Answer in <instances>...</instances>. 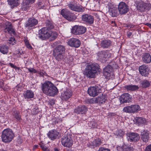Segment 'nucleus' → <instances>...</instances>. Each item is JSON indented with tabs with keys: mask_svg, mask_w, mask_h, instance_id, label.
I'll list each match as a JSON object with an SVG mask.
<instances>
[{
	"mask_svg": "<svg viewBox=\"0 0 151 151\" xmlns=\"http://www.w3.org/2000/svg\"><path fill=\"white\" fill-rule=\"evenodd\" d=\"M106 100L105 95L102 94L98 97L87 99L86 100V102L87 104L98 103L99 104H101L104 103Z\"/></svg>",
	"mask_w": 151,
	"mask_h": 151,
	"instance_id": "4",
	"label": "nucleus"
},
{
	"mask_svg": "<svg viewBox=\"0 0 151 151\" xmlns=\"http://www.w3.org/2000/svg\"><path fill=\"white\" fill-rule=\"evenodd\" d=\"M116 133L117 135L122 136L124 134V132L121 129H118L116 131Z\"/></svg>",
	"mask_w": 151,
	"mask_h": 151,
	"instance_id": "45",
	"label": "nucleus"
},
{
	"mask_svg": "<svg viewBox=\"0 0 151 151\" xmlns=\"http://www.w3.org/2000/svg\"><path fill=\"white\" fill-rule=\"evenodd\" d=\"M67 151H73L71 149H70L68 150Z\"/></svg>",
	"mask_w": 151,
	"mask_h": 151,
	"instance_id": "59",
	"label": "nucleus"
},
{
	"mask_svg": "<svg viewBox=\"0 0 151 151\" xmlns=\"http://www.w3.org/2000/svg\"><path fill=\"white\" fill-rule=\"evenodd\" d=\"M1 151H5V150H1Z\"/></svg>",
	"mask_w": 151,
	"mask_h": 151,
	"instance_id": "64",
	"label": "nucleus"
},
{
	"mask_svg": "<svg viewBox=\"0 0 151 151\" xmlns=\"http://www.w3.org/2000/svg\"><path fill=\"white\" fill-rule=\"evenodd\" d=\"M143 61L145 63H149L151 61V56L148 53H145L142 58Z\"/></svg>",
	"mask_w": 151,
	"mask_h": 151,
	"instance_id": "33",
	"label": "nucleus"
},
{
	"mask_svg": "<svg viewBox=\"0 0 151 151\" xmlns=\"http://www.w3.org/2000/svg\"><path fill=\"white\" fill-rule=\"evenodd\" d=\"M60 13L64 17L70 21L74 20L76 18V17L73 14L66 9L62 10Z\"/></svg>",
	"mask_w": 151,
	"mask_h": 151,
	"instance_id": "7",
	"label": "nucleus"
},
{
	"mask_svg": "<svg viewBox=\"0 0 151 151\" xmlns=\"http://www.w3.org/2000/svg\"><path fill=\"white\" fill-rule=\"evenodd\" d=\"M150 23H146V24H145V25L147 26H148V27H149V25H150Z\"/></svg>",
	"mask_w": 151,
	"mask_h": 151,
	"instance_id": "58",
	"label": "nucleus"
},
{
	"mask_svg": "<svg viewBox=\"0 0 151 151\" xmlns=\"http://www.w3.org/2000/svg\"><path fill=\"white\" fill-rule=\"evenodd\" d=\"M57 44H58L57 42H55L53 43V44L52 45V46L53 47L54 46H55L56 45H57Z\"/></svg>",
	"mask_w": 151,
	"mask_h": 151,
	"instance_id": "55",
	"label": "nucleus"
},
{
	"mask_svg": "<svg viewBox=\"0 0 151 151\" xmlns=\"http://www.w3.org/2000/svg\"><path fill=\"white\" fill-rule=\"evenodd\" d=\"M132 35V33L131 32H129L127 33V36L128 37H130Z\"/></svg>",
	"mask_w": 151,
	"mask_h": 151,
	"instance_id": "56",
	"label": "nucleus"
},
{
	"mask_svg": "<svg viewBox=\"0 0 151 151\" xmlns=\"http://www.w3.org/2000/svg\"><path fill=\"white\" fill-rule=\"evenodd\" d=\"M9 5L12 7H16L19 4V0H7Z\"/></svg>",
	"mask_w": 151,
	"mask_h": 151,
	"instance_id": "35",
	"label": "nucleus"
},
{
	"mask_svg": "<svg viewBox=\"0 0 151 151\" xmlns=\"http://www.w3.org/2000/svg\"><path fill=\"white\" fill-rule=\"evenodd\" d=\"M88 126L91 128H97V124L95 121H91L88 123Z\"/></svg>",
	"mask_w": 151,
	"mask_h": 151,
	"instance_id": "44",
	"label": "nucleus"
},
{
	"mask_svg": "<svg viewBox=\"0 0 151 151\" xmlns=\"http://www.w3.org/2000/svg\"><path fill=\"white\" fill-rule=\"evenodd\" d=\"M9 65L12 68H15L16 70H19L20 71H21V70L20 69L19 67H17L16 66L14 65L12 63H9Z\"/></svg>",
	"mask_w": 151,
	"mask_h": 151,
	"instance_id": "50",
	"label": "nucleus"
},
{
	"mask_svg": "<svg viewBox=\"0 0 151 151\" xmlns=\"http://www.w3.org/2000/svg\"><path fill=\"white\" fill-rule=\"evenodd\" d=\"M23 4L21 7V9L22 11L27 10L29 8L28 5H27L24 3V0L23 1Z\"/></svg>",
	"mask_w": 151,
	"mask_h": 151,
	"instance_id": "46",
	"label": "nucleus"
},
{
	"mask_svg": "<svg viewBox=\"0 0 151 151\" xmlns=\"http://www.w3.org/2000/svg\"><path fill=\"white\" fill-rule=\"evenodd\" d=\"M68 44L72 47L77 48L80 46L81 42L78 39L71 38L68 41Z\"/></svg>",
	"mask_w": 151,
	"mask_h": 151,
	"instance_id": "25",
	"label": "nucleus"
},
{
	"mask_svg": "<svg viewBox=\"0 0 151 151\" xmlns=\"http://www.w3.org/2000/svg\"><path fill=\"white\" fill-rule=\"evenodd\" d=\"M71 91L66 89L65 91L62 92L60 96L61 99L63 100L67 101L72 96Z\"/></svg>",
	"mask_w": 151,
	"mask_h": 151,
	"instance_id": "21",
	"label": "nucleus"
},
{
	"mask_svg": "<svg viewBox=\"0 0 151 151\" xmlns=\"http://www.w3.org/2000/svg\"><path fill=\"white\" fill-rule=\"evenodd\" d=\"M128 140L130 142H136L138 141L140 139L139 134L137 133L129 132L127 134Z\"/></svg>",
	"mask_w": 151,
	"mask_h": 151,
	"instance_id": "15",
	"label": "nucleus"
},
{
	"mask_svg": "<svg viewBox=\"0 0 151 151\" xmlns=\"http://www.w3.org/2000/svg\"><path fill=\"white\" fill-rule=\"evenodd\" d=\"M140 110V107L139 105L134 104L125 107L123 109V111L127 113L134 114L137 113Z\"/></svg>",
	"mask_w": 151,
	"mask_h": 151,
	"instance_id": "6",
	"label": "nucleus"
},
{
	"mask_svg": "<svg viewBox=\"0 0 151 151\" xmlns=\"http://www.w3.org/2000/svg\"><path fill=\"white\" fill-rule=\"evenodd\" d=\"M86 30V29L85 27L75 25L72 28V32L76 35H80L85 33Z\"/></svg>",
	"mask_w": 151,
	"mask_h": 151,
	"instance_id": "9",
	"label": "nucleus"
},
{
	"mask_svg": "<svg viewBox=\"0 0 151 151\" xmlns=\"http://www.w3.org/2000/svg\"><path fill=\"white\" fill-rule=\"evenodd\" d=\"M101 139L99 138H97L91 142V145L94 147H99L101 145Z\"/></svg>",
	"mask_w": 151,
	"mask_h": 151,
	"instance_id": "40",
	"label": "nucleus"
},
{
	"mask_svg": "<svg viewBox=\"0 0 151 151\" xmlns=\"http://www.w3.org/2000/svg\"><path fill=\"white\" fill-rule=\"evenodd\" d=\"M148 67L145 65L141 66L139 68V70L141 74L143 76H147L148 74Z\"/></svg>",
	"mask_w": 151,
	"mask_h": 151,
	"instance_id": "29",
	"label": "nucleus"
},
{
	"mask_svg": "<svg viewBox=\"0 0 151 151\" xmlns=\"http://www.w3.org/2000/svg\"><path fill=\"white\" fill-rule=\"evenodd\" d=\"M24 3L27 4L29 5V4H32L34 3L35 0H24Z\"/></svg>",
	"mask_w": 151,
	"mask_h": 151,
	"instance_id": "48",
	"label": "nucleus"
},
{
	"mask_svg": "<svg viewBox=\"0 0 151 151\" xmlns=\"http://www.w3.org/2000/svg\"><path fill=\"white\" fill-rule=\"evenodd\" d=\"M109 12L110 15L112 17H116L118 15L116 8L113 6L109 7Z\"/></svg>",
	"mask_w": 151,
	"mask_h": 151,
	"instance_id": "30",
	"label": "nucleus"
},
{
	"mask_svg": "<svg viewBox=\"0 0 151 151\" xmlns=\"http://www.w3.org/2000/svg\"><path fill=\"white\" fill-rule=\"evenodd\" d=\"M65 50V47L63 45H58L56 47L53 51V55L56 60L60 61L63 59Z\"/></svg>",
	"mask_w": 151,
	"mask_h": 151,
	"instance_id": "3",
	"label": "nucleus"
},
{
	"mask_svg": "<svg viewBox=\"0 0 151 151\" xmlns=\"http://www.w3.org/2000/svg\"><path fill=\"white\" fill-rule=\"evenodd\" d=\"M38 21L37 19H35L33 17L30 18L25 23V27H28L29 28L31 29L34 27L38 24Z\"/></svg>",
	"mask_w": 151,
	"mask_h": 151,
	"instance_id": "19",
	"label": "nucleus"
},
{
	"mask_svg": "<svg viewBox=\"0 0 151 151\" xmlns=\"http://www.w3.org/2000/svg\"><path fill=\"white\" fill-rule=\"evenodd\" d=\"M145 151H151V144L146 147Z\"/></svg>",
	"mask_w": 151,
	"mask_h": 151,
	"instance_id": "53",
	"label": "nucleus"
},
{
	"mask_svg": "<svg viewBox=\"0 0 151 151\" xmlns=\"http://www.w3.org/2000/svg\"><path fill=\"white\" fill-rule=\"evenodd\" d=\"M131 96L128 93H124L122 95L120 98L121 103H129L132 100Z\"/></svg>",
	"mask_w": 151,
	"mask_h": 151,
	"instance_id": "22",
	"label": "nucleus"
},
{
	"mask_svg": "<svg viewBox=\"0 0 151 151\" xmlns=\"http://www.w3.org/2000/svg\"><path fill=\"white\" fill-rule=\"evenodd\" d=\"M58 134V132L56 130L54 129L49 131L47 135L51 140H54L57 138Z\"/></svg>",
	"mask_w": 151,
	"mask_h": 151,
	"instance_id": "26",
	"label": "nucleus"
},
{
	"mask_svg": "<svg viewBox=\"0 0 151 151\" xmlns=\"http://www.w3.org/2000/svg\"><path fill=\"white\" fill-rule=\"evenodd\" d=\"M99 69V65L96 63L88 65L84 71L85 75L90 78H93Z\"/></svg>",
	"mask_w": 151,
	"mask_h": 151,
	"instance_id": "1",
	"label": "nucleus"
},
{
	"mask_svg": "<svg viewBox=\"0 0 151 151\" xmlns=\"http://www.w3.org/2000/svg\"><path fill=\"white\" fill-rule=\"evenodd\" d=\"M68 6L70 9L74 11L82 12L84 11L81 5L74 3H70Z\"/></svg>",
	"mask_w": 151,
	"mask_h": 151,
	"instance_id": "18",
	"label": "nucleus"
},
{
	"mask_svg": "<svg viewBox=\"0 0 151 151\" xmlns=\"http://www.w3.org/2000/svg\"><path fill=\"white\" fill-rule=\"evenodd\" d=\"M4 32H8L9 34L15 35V31L10 22H6L4 24Z\"/></svg>",
	"mask_w": 151,
	"mask_h": 151,
	"instance_id": "14",
	"label": "nucleus"
},
{
	"mask_svg": "<svg viewBox=\"0 0 151 151\" xmlns=\"http://www.w3.org/2000/svg\"><path fill=\"white\" fill-rule=\"evenodd\" d=\"M151 6L150 4L145 3L141 1L137 3V9L139 11L144 12L150 9L151 8Z\"/></svg>",
	"mask_w": 151,
	"mask_h": 151,
	"instance_id": "10",
	"label": "nucleus"
},
{
	"mask_svg": "<svg viewBox=\"0 0 151 151\" xmlns=\"http://www.w3.org/2000/svg\"><path fill=\"white\" fill-rule=\"evenodd\" d=\"M124 88L128 91H134L138 89L139 88L137 86L130 85L125 86Z\"/></svg>",
	"mask_w": 151,
	"mask_h": 151,
	"instance_id": "37",
	"label": "nucleus"
},
{
	"mask_svg": "<svg viewBox=\"0 0 151 151\" xmlns=\"http://www.w3.org/2000/svg\"><path fill=\"white\" fill-rule=\"evenodd\" d=\"M14 136V134L11 129H5L2 132L1 139L3 142L6 143H9L12 141Z\"/></svg>",
	"mask_w": 151,
	"mask_h": 151,
	"instance_id": "2",
	"label": "nucleus"
},
{
	"mask_svg": "<svg viewBox=\"0 0 151 151\" xmlns=\"http://www.w3.org/2000/svg\"><path fill=\"white\" fill-rule=\"evenodd\" d=\"M141 85L143 88H147L150 86V82L147 80H143L141 82Z\"/></svg>",
	"mask_w": 151,
	"mask_h": 151,
	"instance_id": "38",
	"label": "nucleus"
},
{
	"mask_svg": "<svg viewBox=\"0 0 151 151\" xmlns=\"http://www.w3.org/2000/svg\"><path fill=\"white\" fill-rule=\"evenodd\" d=\"M112 45L111 42L109 40H105L102 41L100 43L101 46L103 48H106Z\"/></svg>",
	"mask_w": 151,
	"mask_h": 151,
	"instance_id": "32",
	"label": "nucleus"
},
{
	"mask_svg": "<svg viewBox=\"0 0 151 151\" xmlns=\"http://www.w3.org/2000/svg\"><path fill=\"white\" fill-rule=\"evenodd\" d=\"M122 151H133L134 149L132 147L128 146L127 145H124L122 147Z\"/></svg>",
	"mask_w": 151,
	"mask_h": 151,
	"instance_id": "42",
	"label": "nucleus"
},
{
	"mask_svg": "<svg viewBox=\"0 0 151 151\" xmlns=\"http://www.w3.org/2000/svg\"><path fill=\"white\" fill-rule=\"evenodd\" d=\"M40 147L43 151H50V150L45 145H41L40 146Z\"/></svg>",
	"mask_w": 151,
	"mask_h": 151,
	"instance_id": "49",
	"label": "nucleus"
},
{
	"mask_svg": "<svg viewBox=\"0 0 151 151\" xmlns=\"http://www.w3.org/2000/svg\"><path fill=\"white\" fill-rule=\"evenodd\" d=\"M113 70L112 67L110 65H107L103 69V74L105 78H110V77L113 75Z\"/></svg>",
	"mask_w": 151,
	"mask_h": 151,
	"instance_id": "12",
	"label": "nucleus"
},
{
	"mask_svg": "<svg viewBox=\"0 0 151 151\" xmlns=\"http://www.w3.org/2000/svg\"><path fill=\"white\" fill-rule=\"evenodd\" d=\"M58 89L53 84L52 87L49 90L47 95L53 96L57 95L58 93Z\"/></svg>",
	"mask_w": 151,
	"mask_h": 151,
	"instance_id": "31",
	"label": "nucleus"
},
{
	"mask_svg": "<svg viewBox=\"0 0 151 151\" xmlns=\"http://www.w3.org/2000/svg\"><path fill=\"white\" fill-rule=\"evenodd\" d=\"M118 9L121 14H124L129 11V6L124 2H121L119 4Z\"/></svg>",
	"mask_w": 151,
	"mask_h": 151,
	"instance_id": "13",
	"label": "nucleus"
},
{
	"mask_svg": "<svg viewBox=\"0 0 151 151\" xmlns=\"http://www.w3.org/2000/svg\"><path fill=\"white\" fill-rule=\"evenodd\" d=\"M25 44L26 45V46L27 47L30 49H31L32 48V47L31 45L29 44V42L28 41H26L25 42Z\"/></svg>",
	"mask_w": 151,
	"mask_h": 151,
	"instance_id": "52",
	"label": "nucleus"
},
{
	"mask_svg": "<svg viewBox=\"0 0 151 151\" xmlns=\"http://www.w3.org/2000/svg\"><path fill=\"white\" fill-rule=\"evenodd\" d=\"M82 20L84 22L87 24H91L94 22L93 17L89 14H85L82 15Z\"/></svg>",
	"mask_w": 151,
	"mask_h": 151,
	"instance_id": "20",
	"label": "nucleus"
},
{
	"mask_svg": "<svg viewBox=\"0 0 151 151\" xmlns=\"http://www.w3.org/2000/svg\"><path fill=\"white\" fill-rule=\"evenodd\" d=\"M87 109L85 106H81L78 107L74 110V112L77 114H85L87 111Z\"/></svg>",
	"mask_w": 151,
	"mask_h": 151,
	"instance_id": "28",
	"label": "nucleus"
},
{
	"mask_svg": "<svg viewBox=\"0 0 151 151\" xmlns=\"http://www.w3.org/2000/svg\"><path fill=\"white\" fill-rule=\"evenodd\" d=\"M98 151H110V149L104 148V147H100Z\"/></svg>",
	"mask_w": 151,
	"mask_h": 151,
	"instance_id": "51",
	"label": "nucleus"
},
{
	"mask_svg": "<svg viewBox=\"0 0 151 151\" xmlns=\"http://www.w3.org/2000/svg\"><path fill=\"white\" fill-rule=\"evenodd\" d=\"M149 27L151 28V24H150Z\"/></svg>",
	"mask_w": 151,
	"mask_h": 151,
	"instance_id": "62",
	"label": "nucleus"
},
{
	"mask_svg": "<svg viewBox=\"0 0 151 151\" xmlns=\"http://www.w3.org/2000/svg\"><path fill=\"white\" fill-rule=\"evenodd\" d=\"M46 27L44 28H47V29L50 30L54 28V26L53 23L49 20H47L45 22Z\"/></svg>",
	"mask_w": 151,
	"mask_h": 151,
	"instance_id": "41",
	"label": "nucleus"
},
{
	"mask_svg": "<svg viewBox=\"0 0 151 151\" xmlns=\"http://www.w3.org/2000/svg\"><path fill=\"white\" fill-rule=\"evenodd\" d=\"M54 151H59V150L56 148L54 149Z\"/></svg>",
	"mask_w": 151,
	"mask_h": 151,
	"instance_id": "57",
	"label": "nucleus"
},
{
	"mask_svg": "<svg viewBox=\"0 0 151 151\" xmlns=\"http://www.w3.org/2000/svg\"><path fill=\"white\" fill-rule=\"evenodd\" d=\"M135 121L139 125L142 124H146L147 123L146 119L142 117H136L135 118Z\"/></svg>",
	"mask_w": 151,
	"mask_h": 151,
	"instance_id": "34",
	"label": "nucleus"
},
{
	"mask_svg": "<svg viewBox=\"0 0 151 151\" xmlns=\"http://www.w3.org/2000/svg\"><path fill=\"white\" fill-rule=\"evenodd\" d=\"M61 143L65 147L70 148L73 144V141L70 134H67L63 136L61 139Z\"/></svg>",
	"mask_w": 151,
	"mask_h": 151,
	"instance_id": "5",
	"label": "nucleus"
},
{
	"mask_svg": "<svg viewBox=\"0 0 151 151\" xmlns=\"http://www.w3.org/2000/svg\"><path fill=\"white\" fill-rule=\"evenodd\" d=\"M23 95L25 99H28L33 98L34 94L32 90H28L24 92Z\"/></svg>",
	"mask_w": 151,
	"mask_h": 151,
	"instance_id": "27",
	"label": "nucleus"
},
{
	"mask_svg": "<svg viewBox=\"0 0 151 151\" xmlns=\"http://www.w3.org/2000/svg\"><path fill=\"white\" fill-rule=\"evenodd\" d=\"M29 71L32 73H37L40 75L41 76H43L44 75V74L45 72L43 73L40 70H36L35 69L33 68H28V69Z\"/></svg>",
	"mask_w": 151,
	"mask_h": 151,
	"instance_id": "36",
	"label": "nucleus"
},
{
	"mask_svg": "<svg viewBox=\"0 0 151 151\" xmlns=\"http://www.w3.org/2000/svg\"><path fill=\"white\" fill-rule=\"evenodd\" d=\"M50 37L52 40H54L57 37L58 34L56 32H52L50 31Z\"/></svg>",
	"mask_w": 151,
	"mask_h": 151,
	"instance_id": "43",
	"label": "nucleus"
},
{
	"mask_svg": "<svg viewBox=\"0 0 151 151\" xmlns=\"http://www.w3.org/2000/svg\"><path fill=\"white\" fill-rule=\"evenodd\" d=\"M111 23L112 24L114 23V24H115V21H111Z\"/></svg>",
	"mask_w": 151,
	"mask_h": 151,
	"instance_id": "60",
	"label": "nucleus"
},
{
	"mask_svg": "<svg viewBox=\"0 0 151 151\" xmlns=\"http://www.w3.org/2000/svg\"><path fill=\"white\" fill-rule=\"evenodd\" d=\"M134 27V26L133 25H131V27H130L131 28V27Z\"/></svg>",
	"mask_w": 151,
	"mask_h": 151,
	"instance_id": "63",
	"label": "nucleus"
},
{
	"mask_svg": "<svg viewBox=\"0 0 151 151\" xmlns=\"http://www.w3.org/2000/svg\"><path fill=\"white\" fill-rule=\"evenodd\" d=\"M53 83L50 81H46L42 84V89L43 92L46 95H47L49 90L52 87Z\"/></svg>",
	"mask_w": 151,
	"mask_h": 151,
	"instance_id": "16",
	"label": "nucleus"
},
{
	"mask_svg": "<svg viewBox=\"0 0 151 151\" xmlns=\"http://www.w3.org/2000/svg\"><path fill=\"white\" fill-rule=\"evenodd\" d=\"M8 47L5 45H3L0 47V51L3 54H7L8 51Z\"/></svg>",
	"mask_w": 151,
	"mask_h": 151,
	"instance_id": "39",
	"label": "nucleus"
},
{
	"mask_svg": "<svg viewBox=\"0 0 151 151\" xmlns=\"http://www.w3.org/2000/svg\"><path fill=\"white\" fill-rule=\"evenodd\" d=\"M15 39L14 37H11L9 40L8 43L12 45H14L15 42Z\"/></svg>",
	"mask_w": 151,
	"mask_h": 151,
	"instance_id": "47",
	"label": "nucleus"
},
{
	"mask_svg": "<svg viewBox=\"0 0 151 151\" xmlns=\"http://www.w3.org/2000/svg\"><path fill=\"white\" fill-rule=\"evenodd\" d=\"M101 92L100 87L97 86H92L88 88V93L89 95L92 96H95L97 95L99 93Z\"/></svg>",
	"mask_w": 151,
	"mask_h": 151,
	"instance_id": "11",
	"label": "nucleus"
},
{
	"mask_svg": "<svg viewBox=\"0 0 151 151\" xmlns=\"http://www.w3.org/2000/svg\"><path fill=\"white\" fill-rule=\"evenodd\" d=\"M18 72L19 73V74H20V73H21V72H22V70H21V71H19V70H18Z\"/></svg>",
	"mask_w": 151,
	"mask_h": 151,
	"instance_id": "61",
	"label": "nucleus"
},
{
	"mask_svg": "<svg viewBox=\"0 0 151 151\" xmlns=\"http://www.w3.org/2000/svg\"><path fill=\"white\" fill-rule=\"evenodd\" d=\"M38 37L42 40L48 39L50 37V30L47 28L43 27L38 32Z\"/></svg>",
	"mask_w": 151,
	"mask_h": 151,
	"instance_id": "8",
	"label": "nucleus"
},
{
	"mask_svg": "<svg viewBox=\"0 0 151 151\" xmlns=\"http://www.w3.org/2000/svg\"><path fill=\"white\" fill-rule=\"evenodd\" d=\"M149 131L147 130H144L142 132H140V138L142 141L145 143L147 142L149 139Z\"/></svg>",
	"mask_w": 151,
	"mask_h": 151,
	"instance_id": "24",
	"label": "nucleus"
},
{
	"mask_svg": "<svg viewBox=\"0 0 151 151\" xmlns=\"http://www.w3.org/2000/svg\"><path fill=\"white\" fill-rule=\"evenodd\" d=\"M49 103L50 105L52 106L55 104L54 101L52 99L50 100L49 101Z\"/></svg>",
	"mask_w": 151,
	"mask_h": 151,
	"instance_id": "54",
	"label": "nucleus"
},
{
	"mask_svg": "<svg viewBox=\"0 0 151 151\" xmlns=\"http://www.w3.org/2000/svg\"><path fill=\"white\" fill-rule=\"evenodd\" d=\"M98 59L99 60H105L107 58L111 56V55L107 50L101 51L98 52L97 54Z\"/></svg>",
	"mask_w": 151,
	"mask_h": 151,
	"instance_id": "17",
	"label": "nucleus"
},
{
	"mask_svg": "<svg viewBox=\"0 0 151 151\" xmlns=\"http://www.w3.org/2000/svg\"><path fill=\"white\" fill-rule=\"evenodd\" d=\"M12 112L11 116L13 119L16 120L17 122H20L22 119L19 112L15 109H12Z\"/></svg>",
	"mask_w": 151,
	"mask_h": 151,
	"instance_id": "23",
	"label": "nucleus"
}]
</instances>
